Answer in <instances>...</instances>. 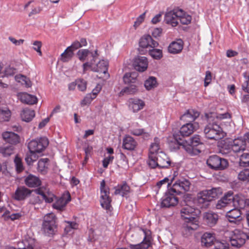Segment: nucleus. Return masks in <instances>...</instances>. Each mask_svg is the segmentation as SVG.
<instances>
[{
    "label": "nucleus",
    "mask_w": 249,
    "mask_h": 249,
    "mask_svg": "<svg viewBox=\"0 0 249 249\" xmlns=\"http://www.w3.org/2000/svg\"><path fill=\"white\" fill-rule=\"evenodd\" d=\"M133 65L135 69L139 71H145L148 67L147 59L145 56H138L134 59Z\"/></svg>",
    "instance_id": "25"
},
{
    "label": "nucleus",
    "mask_w": 249,
    "mask_h": 249,
    "mask_svg": "<svg viewBox=\"0 0 249 249\" xmlns=\"http://www.w3.org/2000/svg\"><path fill=\"white\" fill-rule=\"evenodd\" d=\"M17 72V70L13 67L9 66L4 71V75L6 76H12Z\"/></svg>",
    "instance_id": "59"
},
{
    "label": "nucleus",
    "mask_w": 249,
    "mask_h": 249,
    "mask_svg": "<svg viewBox=\"0 0 249 249\" xmlns=\"http://www.w3.org/2000/svg\"><path fill=\"white\" fill-rule=\"evenodd\" d=\"M20 116L22 121L26 122H29L35 116V112L34 110L25 108L22 110L20 114Z\"/></svg>",
    "instance_id": "36"
},
{
    "label": "nucleus",
    "mask_w": 249,
    "mask_h": 249,
    "mask_svg": "<svg viewBox=\"0 0 249 249\" xmlns=\"http://www.w3.org/2000/svg\"><path fill=\"white\" fill-rule=\"evenodd\" d=\"M100 204L101 206L107 210L110 211L111 198L110 197L109 188L106 185L105 180H103L100 183Z\"/></svg>",
    "instance_id": "7"
},
{
    "label": "nucleus",
    "mask_w": 249,
    "mask_h": 249,
    "mask_svg": "<svg viewBox=\"0 0 249 249\" xmlns=\"http://www.w3.org/2000/svg\"><path fill=\"white\" fill-rule=\"evenodd\" d=\"M226 217L230 223L237 225L241 224L243 220L241 211L238 208H234L228 211L226 214Z\"/></svg>",
    "instance_id": "13"
},
{
    "label": "nucleus",
    "mask_w": 249,
    "mask_h": 249,
    "mask_svg": "<svg viewBox=\"0 0 249 249\" xmlns=\"http://www.w3.org/2000/svg\"><path fill=\"white\" fill-rule=\"evenodd\" d=\"M213 115L212 113L205 115L209 123L204 129V133L208 139L217 141L223 138L226 133L221 126L213 119L214 118V116Z\"/></svg>",
    "instance_id": "2"
},
{
    "label": "nucleus",
    "mask_w": 249,
    "mask_h": 249,
    "mask_svg": "<svg viewBox=\"0 0 249 249\" xmlns=\"http://www.w3.org/2000/svg\"><path fill=\"white\" fill-rule=\"evenodd\" d=\"M72 49L71 47H68L63 53L61 54V60L63 62H67L70 60L73 55Z\"/></svg>",
    "instance_id": "46"
},
{
    "label": "nucleus",
    "mask_w": 249,
    "mask_h": 249,
    "mask_svg": "<svg viewBox=\"0 0 249 249\" xmlns=\"http://www.w3.org/2000/svg\"><path fill=\"white\" fill-rule=\"evenodd\" d=\"M11 116V111L6 107H0V122H8Z\"/></svg>",
    "instance_id": "38"
},
{
    "label": "nucleus",
    "mask_w": 249,
    "mask_h": 249,
    "mask_svg": "<svg viewBox=\"0 0 249 249\" xmlns=\"http://www.w3.org/2000/svg\"><path fill=\"white\" fill-rule=\"evenodd\" d=\"M49 160L48 158L40 159L37 163V171L41 174L45 175L48 172Z\"/></svg>",
    "instance_id": "35"
},
{
    "label": "nucleus",
    "mask_w": 249,
    "mask_h": 249,
    "mask_svg": "<svg viewBox=\"0 0 249 249\" xmlns=\"http://www.w3.org/2000/svg\"><path fill=\"white\" fill-rule=\"evenodd\" d=\"M174 179V178H172L170 180L168 178L166 177L164 179L160 180V181H158L157 183V186L158 188H160L161 186L163 184H167V186L168 187L169 185L171 184V183L173 182V180Z\"/></svg>",
    "instance_id": "56"
},
{
    "label": "nucleus",
    "mask_w": 249,
    "mask_h": 249,
    "mask_svg": "<svg viewBox=\"0 0 249 249\" xmlns=\"http://www.w3.org/2000/svg\"><path fill=\"white\" fill-rule=\"evenodd\" d=\"M24 183L29 188H36L41 185L40 178L34 175L29 174L24 178Z\"/></svg>",
    "instance_id": "27"
},
{
    "label": "nucleus",
    "mask_w": 249,
    "mask_h": 249,
    "mask_svg": "<svg viewBox=\"0 0 249 249\" xmlns=\"http://www.w3.org/2000/svg\"><path fill=\"white\" fill-rule=\"evenodd\" d=\"M178 11H181L178 16V19H179L180 22L183 25H188L190 24L192 20V17L186 14L181 9H179Z\"/></svg>",
    "instance_id": "40"
},
{
    "label": "nucleus",
    "mask_w": 249,
    "mask_h": 249,
    "mask_svg": "<svg viewBox=\"0 0 249 249\" xmlns=\"http://www.w3.org/2000/svg\"><path fill=\"white\" fill-rule=\"evenodd\" d=\"M206 163L210 168L216 171L224 170L229 165L227 160L216 155L210 156Z\"/></svg>",
    "instance_id": "6"
},
{
    "label": "nucleus",
    "mask_w": 249,
    "mask_h": 249,
    "mask_svg": "<svg viewBox=\"0 0 249 249\" xmlns=\"http://www.w3.org/2000/svg\"><path fill=\"white\" fill-rule=\"evenodd\" d=\"M233 196L234 194L232 191H229L225 193L221 199L218 201L216 205V208L221 209L229 204H232Z\"/></svg>",
    "instance_id": "21"
},
{
    "label": "nucleus",
    "mask_w": 249,
    "mask_h": 249,
    "mask_svg": "<svg viewBox=\"0 0 249 249\" xmlns=\"http://www.w3.org/2000/svg\"><path fill=\"white\" fill-rule=\"evenodd\" d=\"M34 47L33 49L36 51L40 56H42V52L41 51V47L42 46V43L41 41H35L33 43Z\"/></svg>",
    "instance_id": "58"
},
{
    "label": "nucleus",
    "mask_w": 249,
    "mask_h": 249,
    "mask_svg": "<svg viewBox=\"0 0 249 249\" xmlns=\"http://www.w3.org/2000/svg\"><path fill=\"white\" fill-rule=\"evenodd\" d=\"M247 143L244 138L235 139L231 142L228 144L226 142H224L222 148L234 153H238L243 151L246 149Z\"/></svg>",
    "instance_id": "9"
},
{
    "label": "nucleus",
    "mask_w": 249,
    "mask_h": 249,
    "mask_svg": "<svg viewBox=\"0 0 249 249\" xmlns=\"http://www.w3.org/2000/svg\"><path fill=\"white\" fill-rule=\"evenodd\" d=\"M199 127L198 124L194 123H186L183 124L180 128L179 131L177 133H178L182 139H184V137H188L194 133Z\"/></svg>",
    "instance_id": "15"
},
{
    "label": "nucleus",
    "mask_w": 249,
    "mask_h": 249,
    "mask_svg": "<svg viewBox=\"0 0 249 249\" xmlns=\"http://www.w3.org/2000/svg\"><path fill=\"white\" fill-rule=\"evenodd\" d=\"M183 42L181 39H178L173 41L168 46V52L173 54H177L180 53L183 49Z\"/></svg>",
    "instance_id": "29"
},
{
    "label": "nucleus",
    "mask_w": 249,
    "mask_h": 249,
    "mask_svg": "<svg viewBox=\"0 0 249 249\" xmlns=\"http://www.w3.org/2000/svg\"><path fill=\"white\" fill-rule=\"evenodd\" d=\"M214 249H229V245L226 242L219 241H214Z\"/></svg>",
    "instance_id": "55"
},
{
    "label": "nucleus",
    "mask_w": 249,
    "mask_h": 249,
    "mask_svg": "<svg viewBox=\"0 0 249 249\" xmlns=\"http://www.w3.org/2000/svg\"><path fill=\"white\" fill-rule=\"evenodd\" d=\"M200 213L198 209L186 204L180 210L181 218L184 221L183 228L188 231H195L198 227L197 217Z\"/></svg>",
    "instance_id": "1"
},
{
    "label": "nucleus",
    "mask_w": 249,
    "mask_h": 249,
    "mask_svg": "<svg viewBox=\"0 0 249 249\" xmlns=\"http://www.w3.org/2000/svg\"><path fill=\"white\" fill-rule=\"evenodd\" d=\"M157 160H158V168H167L170 166L171 161L169 159L162 151L157 154Z\"/></svg>",
    "instance_id": "28"
},
{
    "label": "nucleus",
    "mask_w": 249,
    "mask_h": 249,
    "mask_svg": "<svg viewBox=\"0 0 249 249\" xmlns=\"http://www.w3.org/2000/svg\"><path fill=\"white\" fill-rule=\"evenodd\" d=\"M200 115V113L194 109H189L181 117L180 120L186 123H192Z\"/></svg>",
    "instance_id": "23"
},
{
    "label": "nucleus",
    "mask_w": 249,
    "mask_h": 249,
    "mask_svg": "<svg viewBox=\"0 0 249 249\" xmlns=\"http://www.w3.org/2000/svg\"><path fill=\"white\" fill-rule=\"evenodd\" d=\"M129 109L133 112H138L142 109L145 106L143 101L137 98H131L128 100Z\"/></svg>",
    "instance_id": "22"
},
{
    "label": "nucleus",
    "mask_w": 249,
    "mask_h": 249,
    "mask_svg": "<svg viewBox=\"0 0 249 249\" xmlns=\"http://www.w3.org/2000/svg\"><path fill=\"white\" fill-rule=\"evenodd\" d=\"M191 183L188 179L181 178L177 180L171 188V192L176 195L185 194L189 191Z\"/></svg>",
    "instance_id": "10"
},
{
    "label": "nucleus",
    "mask_w": 249,
    "mask_h": 249,
    "mask_svg": "<svg viewBox=\"0 0 249 249\" xmlns=\"http://www.w3.org/2000/svg\"><path fill=\"white\" fill-rule=\"evenodd\" d=\"M14 147L13 145L3 146L0 147V153L4 157L10 156L14 153Z\"/></svg>",
    "instance_id": "45"
},
{
    "label": "nucleus",
    "mask_w": 249,
    "mask_h": 249,
    "mask_svg": "<svg viewBox=\"0 0 249 249\" xmlns=\"http://www.w3.org/2000/svg\"><path fill=\"white\" fill-rule=\"evenodd\" d=\"M147 164L149 167L152 169H155L156 167H158V160H157V156L154 155H149Z\"/></svg>",
    "instance_id": "49"
},
{
    "label": "nucleus",
    "mask_w": 249,
    "mask_h": 249,
    "mask_svg": "<svg viewBox=\"0 0 249 249\" xmlns=\"http://www.w3.org/2000/svg\"><path fill=\"white\" fill-rule=\"evenodd\" d=\"M203 144L201 136L195 134L189 138L188 141L186 140L185 151L191 156L198 155L201 152L199 146Z\"/></svg>",
    "instance_id": "3"
},
{
    "label": "nucleus",
    "mask_w": 249,
    "mask_h": 249,
    "mask_svg": "<svg viewBox=\"0 0 249 249\" xmlns=\"http://www.w3.org/2000/svg\"><path fill=\"white\" fill-rule=\"evenodd\" d=\"M204 191L208 192L207 195L209 196L212 201L222 194V189L219 187L213 188L210 190H205Z\"/></svg>",
    "instance_id": "42"
},
{
    "label": "nucleus",
    "mask_w": 249,
    "mask_h": 249,
    "mask_svg": "<svg viewBox=\"0 0 249 249\" xmlns=\"http://www.w3.org/2000/svg\"><path fill=\"white\" fill-rule=\"evenodd\" d=\"M181 11L178 10H174L166 13L164 16V21L173 27H176L178 24V16Z\"/></svg>",
    "instance_id": "20"
},
{
    "label": "nucleus",
    "mask_w": 249,
    "mask_h": 249,
    "mask_svg": "<svg viewBox=\"0 0 249 249\" xmlns=\"http://www.w3.org/2000/svg\"><path fill=\"white\" fill-rule=\"evenodd\" d=\"M95 90H93L91 94H87L83 100L81 101V104L83 106L86 105L88 104H90L92 100L94 99L96 95L99 93V91L97 90V92H94Z\"/></svg>",
    "instance_id": "48"
},
{
    "label": "nucleus",
    "mask_w": 249,
    "mask_h": 249,
    "mask_svg": "<svg viewBox=\"0 0 249 249\" xmlns=\"http://www.w3.org/2000/svg\"><path fill=\"white\" fill-rule=\"evenodd\" d=\"M114 189L115 190L114 192L115 195H120L122 196H127L130 192V187L125 181L122 184H119L117 187H114Z\"/></svg>",
    "instance_id": "33"
},
{
    "label": "nucleus",
    "mask_w": 249,
    "mask_h": 249,
    "mask_svg": "<svg viewBox=\"0 0 249 249\" xmlns=\"http://www.w3.org/2000/svg\"><path fill=\"white\" fill-rule=\"evenodd\" d=\"M157 79L153 76H150L144 82V86L147 90H151L157 86Z\"/></svg>",
    "instance_id": "43"
},
{
    "label": "nucleus",
    "mask_w": 249,
    "mask_h": 249,
    "mask_svg": "<svg viewBox=\"0 0 249 249\" xmlns=\"http://www.w3.org/2000/svg\"><path fill=\"white\" fill-rule=\"evenodd\" d=\"M240 164L241 166H249V154L244 153L241 155Z\"/></svg>",
    "instance_id": "53"
},
{
    "label": "nucleus",
    "mask_w": 249,
    "mask_h": 249,
    "mask_svg": "<svg viewBox=\"0 0 249 249\" xmlns=\"http://www.w3.org/2000/svg\"><path fill=\"white\" fill-rule=\"evenodd\" d=\"M232 233L230 240L231 245L236 248H240L245 243L246 240L248 238V235L237 229L234 230Z\"/></svg>",
    "instance_id": "12"
},
{
    "label": "nucleus",
    "mask_w": 249,
    "mask_h": 249,
    "mask_svg": "<svg viewBox=\"0 0 249 249\" xmlns=\"http://www.w3.org/2000/svg\"><path fill=\"white\" fill-rule=\"evenodd\" d=\"M185 143H186V140L182 139L178 133H174L173 140L169 142V146L172 150H174L179 149L180 146H182L185 150Z\"/></svg>",
    "instance_id": "19"
},
{
    "label": "nucleus",
    "mask_w": 249,
    "mask_h": 249,
    "mask_svg": "<svg viewBox=\"0 0 249 249\" xmlns=\"http://www.w3.org/2000/svg\"><path fill=\"white\" fill-rule=\"evenodd\" d=\"M3 140L12 145H16L20 142V138L18 135L13 132L6 131L2 134Z\"/></svg>",
    "instance_id": "24"
},
{
    "label": "nucleus",
    "mask_w": 249,
    "mask_h": 249,
    "mask_svg": "<svg viewBox=\"0 0 249 249\" xmlns=\"http://www.w3.org/2000/svg\"><path fill=\"white\" fill-rule=\"evenodd\" d=\"M144 129L143 128H135L131 130V134L136 136L142 135L143 133Z\"/></svg>",
    "instance_id": "64"
},
{
    "label": "nucleus",
    "mask_w": 249,
    "mask_h": 249,
    "mask_svg": "<svg viewBox=\"0 0 249 249\" xmlns=\"http://www.w3.org/2000/svg\"><path fill=\"white\" fill-rule=\"evenodd\" d=\"M20 100L22 103L29 105L35 104L37 102L36 96L28 93H23L20 96Z\"/></svg>",
    "instance_id": "37"
},
{
    "label": "nucleus",
    "mask_w": 249,
    "mask_h": 249,
    "mask_svg": "<svg viewBox=\"0 0 249 249\" xmlns=\"http://www.w3.org/2000/svg\"><path fill=\"white\" fill-rule=\"evenodd\" d=\"M114 159V157L112 156H109L106 157L103 160V166L104 168H107L108 164L111 163Z\"/></svg>",
    "instance_id": "60"
},
{
    "label": "nucleus",
    "mask_w": 249,
    "mask_h": 249,
    "mask_svg": "<svg viewBox=\"0 0 249 249\" xmlns=\"http://www.w3.org/2000/svg\"><path fill=\"white\" fill-rule=\"evenodd\" d=\"M34 190H31L25 186H19L16 189L14 198L18 201L24 200L30 196Z\"/></svg>",
    "instance_id": "17"
},
{
    "label": "nucleus",
    "mask_w": 249,
    "mask_h": 249,
    "mask_svg": "<svg viewBox=\"0 0 249 249\" xmlns=\"http://www.w3.org/2000/svg\"><path fill=\"white\" fill-rule=\"evenodd\" d=\"M238 179L242 181H249V169L245 168L241 170L238 175Z\"/></svg>",
    "instance_id": "47"
},
{
    "label": "nucleus",
    "mask_w": 249,
    "mask_h": 249,
    "mask_svg": "<svg viewBox=\"0 0 249 249\" xmlns=\"http://www.w3.org/2000/svg\"><path fill=\"white\" fill-rule=\"evenodd\" d=\"M232 206L239 210L244 209L246 206V198L241 194L234 195Z\"/></svg>",
    "instance_id": "30"
},
{
    "label": "nucleus",
    "mask_w": 249,
    "mask_h": 249,
    "mask_svg": "<svg viewBox=\"0 0 249 249\" xmlns=\"http://www.w3.org/2000/svg\"><path fill=\"white\" fill-rule=\"evenodd\" d=\"M145 13H144L139 16V17L137 18L136 21L134 23V26L136 28L139 25H140L142 21L144 20V18H145Z\"/></svg>",
    "instance_id": "62"
},
{
    "label": "nucleus",
    "mask_w": 249,
    "mask_h": 249,
    "mask_svg": "<svg viewBox=\"0 0 249 249\" xmlns=\"http://www.w3.org/2000/svg\"><path fill=\"white\" fill-rule=\"evenodd\" d=\"M34 193L36 195L40 196L42 197V201L44 200L46 203H51L56 199L55 196L52 193L49 191L44 192L41 188L34 190Z\"/></svg>",
    "instance_id": "26"
},
{
    "label": "nucleus",
    "mask_w": 249,
    "mask_h": 249,
    "mask_svg": "<svg viewBox=\"0 0 249 249\" xmlns=\"http://www.w3.org/2000/svg\"><path fill=\"white\" fill-rule=\"evenodd\" d=\"M154 142L152 143L150 145L149 148V155H156L159 154V150H160V139L158 137H155L154 139Z\"/></svg>",
    "instance_id": "41"
},
{
    "label": "nucleus",
    "mask_w": 249,
    "mask_h": 249,
    "mask_svg": "<svg viewBox=\"0 0 249 249\" xmlns=\"http://www.w3.org/2000/svg\"><path fill=\"white\" fill-rule=\"evenodd\" d=\"M145 239L144 240H142V241L138 244L137 245H133L130 244L129 245V247L130 249H148L149 247V244L148 243V241H147V243H144L145 242Z\"/></svg>",
    "instance_id": "50"
},
{
    "label": "nucleus",
    "mask_w": 249,
    "mask_h": 249,
    "mask_svg": "<svg viewBox=\"0 0 249 249\" xmlns=\"http://www.w3.org/2000/svg\"><path fill=\"white\" fill-rule=\"evenodd\" d=\"M30 202L33 204H40L42 202V197L38 196L31 195Z\"/></svg>",
    "instance_id": "57"
},
{
    "label": "nucleus",
    "mask_w": 249,
    "mask_h": 249,
    "mask_svg": "<svg viewBox=\"0 0 249 249\" xmlns=\"http://www.w3.org/2000/svg\"><path fill=\"white\" fill-rule=\"evenodd\" d=\"M56 217L53 213H49L44 217L42 224V230L47 236H51L54 233L57 228Z\"/></svg>",
    "instance_id": "5"
},
{
    "label": "nucleus",
    "mask_w": 249,
    "mask_h": 249,
    "mask_svg": "<svg viewBox=\"0 0 249 249\" xmlns=\"http://www.w3.org/2000/svg\"><path fill=\"white\" fill-rule=\"evenodd\" d=\"M49 144V141L46 137H41L31 141L28 144L29 152L40 153L44 151Z\"/></svg>",
    "instance_id": "8"
},
{
    "label": "nucleus",
    "mask_w": 249,
    "mask_h": 249,
    "mask_svg": "<svg viewBox=\"0 0 249 249\" xmlns=\"http://www.w3.org/2000/svg\"><path fill=\"white\" fill-rule=\"evenodd\" d=\"M77 86L79 90L82 91H85L87 89V81L83 79L76 80Z\"/></svg>",
    "instance_id": "54"
},
{
    "label": "nucleus",
    "mask_w": 249,
    "mask_h": 249,
    "mask_svg": "<svg viewBox=\"0 0 249 249\" xmlns=\"http://www.w3.org/2000/svg\"><path fill=\"white\" fill-rule=\"evenodd\" d=\"M108 67V61L102 60L96 64H94V67H92V71L106 74L107 72Z\"/></svg>",
    "instance_id": "32"
},
{
    "label": "nucleus",
    "mask_w": 249,
    "mask_h": 249,
    "mask_svg": "<svg viewBox=\"0 0 249 249\" xmlns=\"http://www.w3.org/2000/svg\"><path fill=\"white\" fill-rule=\"evenodd\" d=\"M175 193L169 190V194H165L162 197L161 202L162 208H169L176 206L178 202V198L175 196Z\"/></svg>",
    "instance_id": "14"
},
{
    "label": "nucleus",
    "mask_w": 249,
    "mask_h": 249,
    "mask_svg": "<svg viewBox=\"0 0 249 249\" xmlns=\"http://www.w3.org/2000/svg\"><path fill=\"white\" fill-rule=\"evenodd\" d=\"M14 162L17 171L18 173L22 172L24 169V167L21 159L16 156L14 159Z\"/></svg>",
    "instance_id": "52"
},
{
    "label": "nucleus",
    "mask_w": 249,
    "mask_h": 249,
    "mask_svg": "<svg viewBox=\"0 0 249 249\" xmlns=\"http://www.w3.org/2000/svg\"><path fill=\"white\" fill-rule=\"evenodd\" d=\"M137 145V142L130 136H126L123 141V148L128 150H133Z\"/></svg>",
    "instance_id": "31"
},
{
    "label": "nucleus",
    "mask_w": 249,
    "mask_h": 249,
    "mask_svg": "<svg viewBox=\"0 0 249 249\" xmlns=\"http://www.w3.org/2000/svg\"><path fill=\"white\" fill-rule=\"evenodd\" d=\"M214 116V117H216L217 119H219L220 120L225 119H229L231 117V115L228 113L226 112L223 114H219L217 115H215L214 114L212 113Z\"/></svg>",
    "instance_id": "63"
},
{
    "label": "nucleus",
    "mask_w": 249,
    "mask_h": 249,
    "mask_svg": "<svg viewBox=\"0 0 249 249\" xmlns=\"http://www.w3.org/2000/svg\"><path fill=\"white\" fill-rule=\"evenodd\" d=\"M207 194V192H206L204 190H203L198 193L197 195L196 203L197 205L201 209L208 208L210 205V202L212 201Z\"/></svg>",
    "instance_id": "16"
},
{
    "label": "nucleus",
    "mask_w": 249,
    "mask_h": 249,
    "mask_svg": "<svg viewBox=\"0 0 249 249\" xmlns=\"http://www.w3.org/2000/svg\"><path fill=\"white\" fill-rule=\"evenodd\" d=\"M212 80V73L209 71H206V75L204 79V86H208L209 84L211 82Z\"/></svg>",
    "instance_id": "61"
},
{
    "label": "nucleus",
    "mask_w": 249,
    "mask_h": 249,
    "mask_svg": "<svg viewBox=\"0 0 249 249\" xmlns=\"http://www.w3.org/2000/svg\"><path fill=\"white\" fill-rule=\"evenodd\" d=\"M71 196L69 193H68V198L64 201L62 198H60L59 199L57 200V201L53 204V208L58 210H61L63 209V208L65 206V205L68 203L69 201H71Z\"/></svg>",
    "instance_id": "39"
},
{
    "label": "nucleus",
    "mask_w": 249,
    "mask_h": 249,
    "mask_svg": "<svg viewBox=\"0 0 249 249\" xmlns=\"http://www.w3.org/2000/svg\"><path fill=\"white\" fill-rule=\"evenodd\" d=\"M89 53L90 52L87 49H81L78 51L77 55L80 61H84Z\"/></svg>",
    "instance_id": "51"
},
{
    "label": "nucleus",
    "mask_w": 249,
    "mask_h": 249,
    "mask_svg": "<svg viewBox=\"0 0 249 249\" xmlns=\"http://www.w3.org/2000/svg\"><path fill=\"white\" fill-rule=\"evenodd\" d=\"M139 48L138 51L141 54H144L147 52L145 49L155 48L158 47L159 43L154 40L149 35H145L141 37L139 40Z\"/></svg>",
    "instance_id": "11"
},
{
    "label": "nucleus",
    "mask_w": 249,
    "mask_h": 249,
    "mask_svg": "<svg viewBox=\"0 0 249 249\" xmlns=\"http://www.w3.org/2000/svg\"><path fill=\"white\" fill-rule=\"evenodd\" d=\"M219 217L217 213L210 211L203 213V220L205 225L213 227L217 223Z\"/></svg>",
    "instance_id": "18"
},
{
    "label": "nucleus",
    "mask_w": 249,
    "mask_h": 249,
    "mask_svg": "<svg viewBox=\"0 0 249 249\" xmlns=\"http://www.w3.org/2000/svg\"><path fill=\"white\" fill-rule=\"evenodd\" d=\"M214 241L216 240L213 234L208 232L204 233L201 239L202 245L206 247H210L213 245Z\"/></svg>",
    "instance_id": "34"
},
{
    "label": "nucleus",
    "mask_w": 249,
    "mask_h": 249,
    "mask_svg": "<svg viewBox=\"0 0 249 249\" xmlns=\"http://www.w3.org/2000/svg\"><path fill=\"white\" fill-rule=\"evenodd\" d=\"M152 48V49H150L148 51L149 55L155 59H160L163 56L162 50L155 48Z\"/></svg>",
    "instance_id": "44"
},
{
    "label": "nucleus",
    "mask_w": 249,
    "mask_h": 249,
    "mask_svg": "<svg viewBox=\"0 0 249 249\" xmlns=\"http://www.w3.org/2000/svg\"><path fill=\"white\" fill-rule=\"evenodd\" d=\"M138 73L137 72L133 71L126 73L123 76V81L125 84L130 85L124 88L120 92V94L124 95L126 93L127 94H133L137 91V87L134 84L137 81Z\"/></svg>",
    "instance_id": "4"
}]
</instances>
